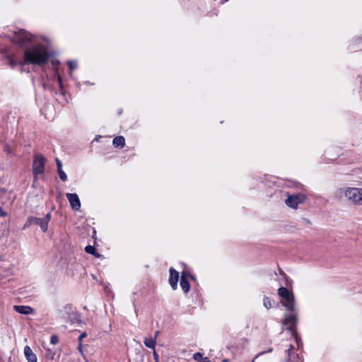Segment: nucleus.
I'll list each match as a JSON object with an SVG mask.
<instances>
[{
    "mask_svg": "<svg viewBox=\"0 0 362 362\" xmlns=\"http://www.w3.org/2000/svg\"><path fill=\"white\" fill-rule=\"evenodd\" d=\"M51 219V214L48 213L45 218H42L44 223H46L47 228L48 227V223Z\"/></svg>",
    "mask_w": 362,
    "mask_h": 362,
    "instance_id": "nucleus-20",
    "label": "nucleus"
},
{
    "mask_svg": "<svg viewBox=\"0 0 362 362\" xmlns=\"http://www.w3.org/2000/svg\"><path fill=\"white\" fill-rule=\"evenodd\" d=\"M50 341L52 344H57L59 342L58 337L56 335H52Z\"/></svg>",
    "mask_w": 362,
    "mask_h": 362,
    "instance_id": "nucleus-21",
    "label": "nucleus"
},
{
    "mask_svg": "<svg viewBox=\"0 0 362 362\" xmlns=\"http://www.w3.org/2000/svg\"><path fill=\"white\" fill-rule=\"evenodd\" d=\"M305 201V197L302 194L289 195L286 200V204L288 206L296 209L298 204Z\"/></svg>",
    "mask_w": 362,
    "mask_h": 362,
    "instance_id": "nucleus-6",
    "label": "nucleus"
},
{
    "mask_svg": "<svg viewBox=\"0 0 362 362\" xmlns=\"http://www.w3.org/2000/svg\"><path fill=\"white\" fill-rule=\"evenodd\" d=\"M66 197L74 210H78L81 207V202L76 194L67 193Z\"/></svg>",
    "mask_w": 362,
    "mask_h": 362,
    "instance_id": "nucleus-9",
    "label": "nucleus"
},
{
    "mask_svg": "<svg viewBox=\"0 0 362 362\" xmlns=\"http://www.w3.org/2000/svg\"><path fill=\"white\" fill-rule=\"evenodd\" d=\"M144 342L146 346L154 349L156 344V339L151 337L145 338Z\"/></svg>",
    "mask_w": 362,
    "mask_h": 362,
    "instance_id": "nucleus-16",
    "label": "nucleus"
},
{
    "mask_svg": "<svg viewBox=\"0 0 362 362\" xmlns=\"http://www.w3.org/2000/svg\"><path fill=\"white\" fill-rule=\"evenodd\" d=\"M297 322V314L295 312V308L293 311H291V314H288L286 316L284 320V324L288 325V329L291 331L293 330L294 326L296 325Z\"/></svg>",
    "mask_w": 362,
    "mask_h": 362,
    "instance_id": "nucleus-8",
    "label": "nucleus"
},
{
    "mask_svg": "<svg viewBox=\"0 0 362 362\" xmlns=\"http://www.w3.org/2000/svg\"><path fill=\"white\" fill-rule=\"evenodd\" d=\"M46 158L41 154L36 155L33 163V171L35 175L44 172Z\"/></svg>",
    "mask_w": 362,
    "mask_h": 362,
    "instance_id": "nucleus-4",
    "label": "nucleus"
},
{
    "mask_svg": "<svg viewBox=\"0 0 362 362\" xmlns=\"http://www.w3.org/2000/svg\"><path fill=\"white\" fill-rule=\"evenodd\" d=\"M85 251L87 253L91 254V255H95V252H96V250H95V247L91 246V245L86 246L85 247Z\"/></svg>",
    "mask_w": 362,
    "mask_h": 362,
    "instance_id": "nucleus-17",
    "label": "nucleus"
},
{
    "mask_svg": "<svg viewBox=\"0 0 362 362\" xmlns=\"http://www.w3.org/2000/svg\"><path fill=\"white\" fill-rule=\"evenodd\" d=\"M38 225L43 232L47 231L46 223H44L42 218L30 216L28 218L24 228H28L32 225Z\"/></svg>",
    "mask_w": 362,
    "mask_h": 362,
    "instance_id": "nucleus-7",
    "label": "nucleus"
},
{
    "mask_svg": "<svg viewBox=\"0 0 362 362\" xmlns=\"http://www.w3.org/2000/svg\"><path fill=\"white\" fill-rule=\"evenodd\" d=\"M193 358L199 362L202 361L204 358H202V354L201 353L197 352L194 354Z\"/></svg>",
    "mask_w": 362,
    "mask_h": 362,
    "instance_id": "nucleus-19",
    "label": "nucleus"
},
{
    "mask_svg": "<svg viewBox=\"0 0 362 362\" xmlns=\"http://www.w3.org/2000/svg\"><path fill=\"white\" fill-rule=\"evenodd\" d=\"M13 40L16 43L23 46L25 43L31 42L33 40V37L31 34L25 31L21 30L15 33Z\"/></svg>",
    "mask_w": 362,
    "mask_h": 362,
    "instance_id": "nucleus-5",
    "label": "nucleus"
},
{
    "mask_svg": "<svg viewBox=\"0 0 362 362\" xmlns=\"http://www.w3.org/2000/svg\"><path fill=\"white\" fill-rule=\"evenodd\" d=\"M49 54L43 45H37L24 52L23 60L25 64L42 65L47 63Z\"/></svg>",
    "mask_w": 362,
    "mask_h": 362,
    "instance_id": "nucleus-1",
    "label": "nucleus"
},
{
    "mask_svg": "<svg viewBox=\"0 0 362 362\" xmlns=\"http://www.w3.org/2000/svg\"><path fill=\"white\" fill-rule=\"evenodd\" d=\"M263 304H264V306L266 308H267V309L271 308H272V301H271L270 298H268V297H265V298H264Z\"/></svg>",
    "mask_w": 362,
    "mask_h": 362,
    "instance_id": "nucleus-18",
    "label": "nucleus"
},
{
    "mask_svg": "<svg viewBox=\"0 0 362 362\" xmlns=\"http://www.w3.org/2000/svg\"><path fill=\"white\" fill-rule=\"evenodd\" d=\"M9 64L11 67H14L17 64V63H16V62H15L13 59H11L9 61Z\"/></svg>",
    "mask_w": 362,
    "mask_h": 362,
    "instance_id": "nucleus-25",
    "label": "nucleus"
},
{
    "mask_svg": "<svg viewBox=\"0 0 362 362\" xmlns=\"http://www.w3.org/2000/svg\"><path fill=\"white\" fill-rule=\"evenodd\" d=\"M180 286L184 291L185 293H187L189 291L190 286L189 281L184 276V273H182L181 279H180Z\"/></svg>",
    "mask_w": 362,
    "mask_h": 362,
    "instance_id": "nucleus-14",
    "label": "nucleus"
},
{
    "mask_svg": "<svg viewBox=\"0 0 362 362\" xmlns=\"http://www.w3.org/2000/svg\"><path fill=\"white\" fill-rule=\"evenodd\" d=\"M112 144L115 147L122 148L124 146L125 139L122 136H118L113 139Z\"/></svg>",
    "mask_w": 362,
    "mask_h": 362,
    "instance_id": "nucleus-15",
    "label": "nucleus"
},
{
    "mask_svg": "<svg viewBox=\"0 0 362 362\" xmlns=\"http://www.w3.org/2000/svg\"><path fill=\"white\" fill-rule=\"evenodd\" d=\"M52 64H54V65H57V64H59V62L58 60H53L52 61Z\"/></svg>",
    "mask_w": 362,
    "mask_h": 362,
    "instance_id": "nucleus-27",
    "label": "nucleus"
},
{
    "mask_svg": "<svg viewBox=\"0 0 362 362\" xmlns=\"http://www.w3.org/2000/svg\"><path fill=\"white\" fill-rule=\"evenodd\" d=\"M279 296L282 298L281 304L289 311L294 309V296L293 294L285 287H281L278 290Z\"/></svg>",
    "mask_w": 362,
    "mask_h": 362,
    "instance_id": "nucleus-3",
    "label": "nucleus"
},
{
    "mask_svg": "<svg viewBox=\"0 0 362 362\" xmlns=\"http://www.w3.org/2000/svg\"><path fill=\"white\" fill-rule=\"evenodd\" d=\"M155 362H159V361H158H158H157V360H156V361H155Z\"/></svg>",
    "mask_w": 362,
    "mask_h": 362,
    "instance_id": "nucleus-32",
    "label": "nucleus"
},
{
    "mask_svg": "<svg viewBox=\"0 0 362 362\" xmlns=\"http://www.w3.org/2000/svg\"><path fill=\"white\" fill-rule=\"evenodd\" d=\"M153 355L154 359L158 361V354L156 351L155 349H153Z\"/></svg>",
    "mask_w": 362,
    "mask_h": 362,
    "instance_id": "nucleus-26",
    "label": "nucleus"
},
{
    "mask_svg": "<svg viewBox=\"0 0 362 362\" xmlns=\"http://www.w3.org/2000/svg\"><path fill=\"white\" fill-rule=\"evenodd\" d=\"M78 349L81 352L82 351V346L81 344H79Z\"/></svg>",
    "mask_w": 362,
    "mask_h": 362,
    "instance_id": "nucleus-30",
    "label": "nucleus"
},
{
    "mask_svg": "<svg viewBox=\"0 0 362 362\" xmlns=\"http://www.w3.org/2000/svg\"><path fill=\"white\" fill-rule=\"evenodd\" d=\"M68 65H69L70 71H72L73 69L75 68V64H74L73 62H69Z\"/></svg>",
    "mask_w": 362,
    "mask_h": 362,
    "instance_id": "nucleus-22",
    "label": "nucleus"
},
{
    "mask_svg": "<svg viewBox=\"0 0 362 362\" xmlns=\"http://www.w3.org/2000/svg\"><path fill=\"white\" fill-rule=\"evenodd\" d=\"M158 334H159V331H157V332H156V334H155V338H154V339H156V337L158 336Z\"/></svg>",
    "mask_w": 362,
    "mask_h": 362,
    "instance_id": "nucleus-29",
    "label": "nucleus"
},
{
    "mask_svg": "<svg viewBox=\"0 0 362 362\" xmlns=\"http://www.w3.org/2000/svg\"><path fill=\"white\" fill-rule=\"evenodd\" d=\"M24 354L28 362H37V356L29 346H25Z\"/></svg>",
    "mask_w": 362,
    "mask_h": 362,
    "instance_id": "nucleus-12",
    "label": "nucleus"
},
{
    "mask_svg": "<svg viewBox=\"0 0 362 362\" xmlns=\"http://www.w3.org/2000/svg\"><path fill=\"white\" fill-rule=\"evenodd\" d=\"M222 362H228V359H224Z\"/></svg>",
    "mask_w": 362,
    "mask_h": 362,
    "instance_id": "nucleus-31",
    "label": "nucleus"
},
{
    "mask_svg": "<svg viewBox=\"0 0 362 362\" xmlns=\"http://www.w3.org/2000/svg\"><path fill=\"white\" fill-rule=\"evenodd\" d=\"M179 279V273L173 268L170 269L169 284L173 289H176Z\"/></svg>",
    "mask_w": 362,
    "mask_h": 362,
    "instance_id": "nucleus-10",
    "label": "nucleus"
},
{
    "mask_svg": "<svg viewBox=\"0 0 362 362\" xmlns=\"http://www.w3.org/2000/svg\"><path fill=\"white\" fill-rule=\"evenodd\" d=\"M13 309L17 313L24 315L32 314L34 311L31 307L27 305H14Z\"/></svg>",
    "mask_w": 362,
    "mask_h": 362,
    "instance_id": "nucleus-11",
    "label": "nucleus"
},
{
    "mask_svg": "<svg viewBox=\"0 0 362 362\" xmlns=\"http://www.w3.org/2000/svg\"><path fill=\"white\" fill-rule=\"evenodd\" d=\"M87 334L86 332H83L78 337V341L80 342H81V341L83 340V339H84L85 337H86Z\"/></svg>",
    "mask_w": 362,
    "mask_h": 362,
    "instance_id": "nucleus-23",
    "label": "nucleus"
},
{
    "mask_svg": "<svg viewBox=\"0 0 362 362\" xmlns=\"http://www.w3.org/2000/svg\"><path fill=\"white\" fill-rule=\"evenodd\" d=\"M56 163L57 166V171L59 173V176L60 179L63 181H66L67 180V176L66 173L62 170V164L59 158H56Z\"/></svg>",
    "mask_w": 362,
    "mask_h": 362,
    "instance_id": "nucleus-13",
    "label": "nucleus"
},
{
    "mask_svg": "<svg viewBox=\"0 0 362 362\" xmlns=\"http://www.w3.org/2000/svg\"><path fill=\"white\" fill-rule=\"evenodd\" d=\"M7 213L0 207V216H6Z\"/></svg>",
    "mask_w": 362,
    "mask_h": 362,
    "instance_id": "nucleus-24",
    "label": "nucleus"
},
{
    "mask_svg": "<svg viewBox=\"0 0 362 362\" xmlns=\"http://www.w3.org/2000/svg\"><path fill=\"white\" fill-rule=\"evenodd\" d=\"M293 348V346H292V345H291V348L288 350V356H290V352H291V349H292Z\"/></svg>",
    "mask_w": 362,
    "mask_h": 362,
    "instance_id": "nucleus-28",
    "label": "nucleus"
},
{
    "mask_svg": "<svg viewBox=\"0 0 362 362\" xmlns=\"http://www.w3.org/2000/svg\"><path fill=\"white\" fill-rule=\"evenodd\" d=\"M336 194L339 198L345 197L346 200L355 205H362V188L343 187L337 190Z\"/></svg>",
    "mask_w": 362,
    "mask_h": 362,
    "instance_id": "nucleus-2",
    "label": "nucleus"
}]
</instances>
